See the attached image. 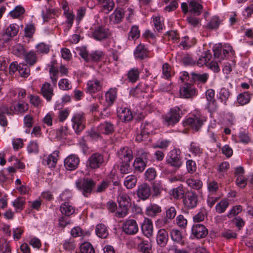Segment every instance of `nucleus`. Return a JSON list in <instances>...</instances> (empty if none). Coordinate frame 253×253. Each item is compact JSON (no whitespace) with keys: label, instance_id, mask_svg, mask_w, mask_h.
Returning <instances> with one entry per match:
<instances>
[{"label":"nucleus","instance_id":"36","mask_svg":"<svg viewBox=\"0 0 253 253\" xmlns=\"http://www.w3.org/2000/svg\"><path fill=\"white\" fill-rule=\"evenodd\" d=\"M218 94V99L224 105H227V102L231 95L229 89L225 87H222L220 89Z\"/></svg>","mask_w":253,"mask_h":253},{"label":"nucleus","instance_id":"2","mask_svg":"<svg viewBox=\"0 0 253 253\" xmlns=\"http://www.w3.org/2000/svg\"><path fill=\"white\" fill-rule=\"evenodd\" d=\"M95 185V182L90 178H80L76 182L77 189L85 197H87L91 193Z\"/></svg>","mask_w":253,"mask_h":253},{"label":"nucleus","instance_id":"43","mask_svg":"<svg viewBox=\"0 0 253 253\" xmlns=\"http://www.w3.org/2000/svg\"><path fill=\"white\" fill-rule=\"evenodd\" d=\"M189 6L190 8V12L191 13H194L197 15H199L202 13L203 6L194 0L190 1L189 2Z\"/></svg>","mask_w":253,"mask_h":253},{"label":"nucleus","instance_id":"52","mask_svg":"<svg viewBox=\"0 0 253 253\" xmlns=\"http://www.w3.org/2000/svg\"><path fill=\"white\" fill-rule=\"evenodd\" d=\"M140 36V31L138 26L133 25L131 27L130 31L128 33V39L134 40Z\"/></svg>","mask_w":253,"mask_h":253},{"label":"nucleus","instance_id":"33","mask_svg":"<svg viewBox=\"0 0 253 253\" xmlns=\"http://www.w3.org/2000/svg\"><path fill=\"white\" fill-rule=\"evenodd\" d=\"M60 211L63 215L69 216L75 212V208L69 202H64L60 206Z\"/></svg>","mask_w":253,"mask_h":253},{"label":"nucleus","instance_id":"13","mask_svg":"<svg viewBox=\"0 0 253 253\" xmlns=\"http://www.w3.org/2000/svg\"><path fill=\"white\" fill-rule=\"evenodd\" d=\"M80 161L77 155L71 154L64 160L65 168L68 170H74L78 168Z\"/></svg>","mask_w":253,"mask_h":253},{"label":"nucleus","instance_id":"63","mask_svg":"<svg viewBox=\"0 0 253 253\" xmlns=\"http://www.w3.org/2000/svg\"><path fill=\"white\" fill-rule=\"evenodd\" d=\"M25 10L21 6H16L10 12V15L13 18H17L24 13Z\"/></svg>","mask_w":253,"mask_h":253},{"label":"nucleus","instance_id":"49","mask_svg":"<svg viewBox=\"0 0 253 253\" xmlns=\"http://www.w3.org/2000/svg\"><path fill=\"white\" fill-rule=\"evenodd\" d=\"M146 164L139 158H136L133 163V167L135 171L142 172L146 167Z\"/></svg>","mask_w":253,"mask_h":253},{"label":"nucleus","instance_id":"1","mask_svg":"<svg viewBox=\"0 0 253 253\" xmlns=\"http://www.w3.org/2000/svg\"><path fill=\"white\" fill-rule=\"evenodd\" d=\"M181 109L178 107H174L170 109L166 114L163 116V124L168 126H173L178 123L181 118Z\"/></svg>","mask_w":253,"mask_h":253},{"label":"nucleus","instance_id":"41","mask_svg":"<svg viewBox=\"0 0 253 253\" xmlns=\"http://www.w3.org/2000/svg\"><path fill=\"white\" fill-rule=\"evenodd\" d=\"M137 181V178L135 175H128L125 178L124 184L126 188L132 189L135 186Z\"/></svg>","mask_w":253,"mask_h":253},{"label":"nucleus","instance_id":"29","mask_svg":"<svg viewBox=\"0 0 253 253\" xmlns=\"http://www.w3.org/2000/svg\"><path fill=\"white\" fill-rule=\"evenodd\" d=\"M117 96V89L110 88L105 93V101L109 106H111L116 100Z\"/></svg>","mask_w":253,"mask_h":253},{"label":"nucleus","instance_id":"8","mask_svg":"<svg viewBox=\"0 0 253 253\" xmlns=\"http://www.w3.org/2000/svg\"><path fill=\"white\" fill-rule=\"evenodd\" d=\"M72 126L75 132L79 134L85 127V120L84 114L79 113L75 114L72 119Z\"/></svg>","mask_w":253,"mask_h":253},{"label":"nucleus","instance_id":"16","mask_svg":"<svg viewBox=\"0 0 253 253\" xmlns=\"http://www.w3.org/2000/svg\"><path fill=\"white\" fill-rule=\"evenodd\" d=\"M215 92L212 89H209L206 92V98L208 101V108L211 112H213L217 108V105L214 98Z\"/></svg>","mask_w":253,"mask_h":253},{"label":"nucleus","instance_id":"21","mask_svg":"<svg viewBox=\"0 0 253 253\" xmlns=\"http://www.w3.org/2000/svg\"><path fill=\"white\" fill-rule=\"evenodd\" d=\"M86 85L87 92L90 94L94 93L101 90L102 87V83L97 79L89 81Z\"/></svg>","mask_w":253,"mask_h":253},{"label":"nucleus","instance_id":"24","mask_svg":"<svg viewBox=\"0 0 253 253\" xmlns=\"http://www.w3.org/2000/svg\"><path fill=\"white\" fill-rule=\"evenodd\" d=\"M117 114L118 117L122 122H129L133 118L131 110L126 107L118 109Z\"/></svg>","mask_w":253,"mask_h":253},{"label":"nucleus","instance_id":"7","mask_svg":"<svg viewBox=\"0 0 253 253\" xmlns=\"http://www.w3.org/2000/svg\"><path fill=\"white\" fill-rule=\"evenodd\" d=\"M180 154L181 152L178 149L174 148L171 150L169 158L167 160V164L175 169L179 168L182 164Z\"/></svg>","mask_w":253,"mask_h":253},{"label":"nucleus","instance_id":"5","mask_svg":"<svg viewBox=\"0 0 253 253\" xmlns=\"http://www.w3.org/2000/svg\"><path fill=\"white\" fill-rule=\"evenodd\" d=\"M91 35L94 40L101 41L109 38L111 35V32L106 26L97 25L92 29Z\"/></svg>","mask_w":253,"mask_h":253},{"label":"nucleus","instance_id":"22","mask_svg":"<svg viewBox=\"0 0 253 253\" xmlns=\"http://www.w3.org/2000/svg\"><path fill=\"white\" fill-rule=\"evenodd\" d=\"M13 113L12 107H8L5 105L0 106V125L3 126H6L7 122L5 114L13 115Z\"/></svg>","mask_w":253,"mask_h":253},{"label":"nucleus","instance_id":"14","mask_svg":"<svg viewBox=\"0 0 253 253\" xmlns=\"http://www.w3.org/2000/svg\"><path fill=\"white\" fill-rule=\"evenodd\" d=\"M192 234L197 239L205 238L208 234L207 228L201 224H195L192 227Z\"/></svg>","mask_w":253,"mask_h":253},{"label":"nucleus","instance_id":"61","mask_svg":"<svg viewBox=\"0 0 253 253\" xmlns=\"http://www.w3.org/2000/svg\"><path fill=\"white\" fill-rule=\"evenodd\" d=\"M219 24L220 20L218 17L214 16L211 19L207 25V28L211 30L216 29L218 27Z\"/></svg>","mask_w":253,"mask_h":253},{"label":"nucleus","instance_id":"38","mask_svg":"<svg viewBox=\"0 0 253 253\" xmlns=\"http://www.w3.org/2000/svg\"><path fill=\"white\" fill-rule=\"evenodd\" d=\"M134 55L136 58L139 59H143L148 55V52L144 45H138L134 51Z\"/></svg>","mask_w":253,"mask_h":253},{"label":"nucleus","instance_id":"39","mask_svg":"<svg viewBox=\"0 0 253 253\" xmlns=\"http://www.w3.org/2000/svg\"><path fill=\"white\" fill-rule=\"evenodd\" d=\"M189 151L194 157H200L203 154V149L198 144L194 142L191 143Z\"/></svg>","mask_w":253,"mask_h":253},{"label":"nucleus","instance_id":"4","mask_svg":"<svg viewBox=\"0 0 253 253\" xmlns=\"http://www.w3.org/2000/svg\"><path fill=\"white\" fill-rule=\"evenodd\" d=\"M104 162L103 155L99 153H94L88 158L86 166L90 170L96 169L100 168Z\"/></svg>","mask_w":253,"mask_h":253},{"label":"nucleus","instance_id":"54","mask_svg":"<svg viewBox=\"0 0 253 253\" xmlns=\"http://www.w3.org/2000/svg\"><path fill=\"white\" fill-rule=\"evenodd\" d=\"M49 72L51 82L53 84L55 85L58 78V74L59 71L57 68L54 67L53 65H51L49 68Z\"/></svg>","mask_w":253,"mask_h":253},{"label":"nucleus","instance_id":"28","mask_svg":"<svg viewBox=\"0 0 253 253\" xmlns=\"http://www.w3.org/2000/svg\"><path fill=\"white\" fill-rule=\"evenodd\" d=\"M191 82L193 83H197L199 84H205L209 78V75L208 73H203L202 74H197L194 72L191 73Z\"/></svg>","mask_w":253,"mask_h":253},{"label":"nucleus","instance_id":"19","mask_svg":"<svg viewBox=\"0 0 253 253\" xmlns=\"http://www.w3.org/2000/svg\"><path fill=\"white\" fill-rule=\"evenodd\" d=\"M41 94L47 101H50L54 95L53 89L49 83L45 82L41 89Z\"/></svg>","mask_w":253,"mask_h":253},{"label":"nucleus","instance_id":"59","mask_svg":"<svg viewBox=\"0 0 253 253\" xmlns=\"http://www.w3.org/2000/svg\"><path fill=\"white\" fill-rule=\"evenodd\" d=\"M243 210L242 206L241 205H236L233 206L230 210L229 212L227 214V216L229 218H232L233 216L237 215L240 213Z\"/></svg>","mask_w":253,"mask_h":253},{"label":"nucleus","instance_id":"23","mask_svg":"<svg viewBox=\"0 0 253 253\" xmlns=\"http://www.w3.org/2000/svg\"><path fill=\"white\" fill-rule=\"evenodd\" d=\"M59 154V152L56 150L47 157H45L42 160L43 164L46 165L49 168L55 167L58 160Z\"/></svg>","mask_w":253,"mask_h":253},{"label":"nucleus","instance_id":"56","mask_svg":"<svg viewBox=\"0 0 253 253\" xmlns=\"http://www.w3.org/2000/svg\"><path fill=\"white\" fill-rule=\"evenodd\" d=\"M82 253H94V250L91 244L89 242H84L80 246Z\"/></svg>","mask_w":253,"mask_h":253},{"label":"nucleus","instance_id":"30","mask_svg":"<svg viewBox=\"0 0 253 253\" xmlns=\"http://www.w3.org/2000/svg\"><path fill=\"white\" fill-rule=\"evenodd\" d=\"M124 17L123 8H117L110 16V19L114 23L118 24L122 22Z\"/></svg>","mask_w":253,"mask_h":253},{"label":"nucleus","instance_id":"58","mask_svg":"<svg viewBox=\"0 0 253 253\" xmlns=\"http://www.w3.org/2000/svg\"><path fill=\"white\" fill-rule=\"evenodd\" d=\"M26 51L21 44H17L13 47V53L18 57L23 56Z\"/></svg>","mask_w":253,"mask_h":253},{"label":"nucleus","instance_id":"6","mask_svg":"<svg viewBox=\"0 0 253 253\" xmlns=\"http://www.w3.org/2000/svg\"><path fill=\"white\" fill-rule=\"evenodd\" d=\"M179 94L182 98H192L197 95V90L194 84L184 83L180 87Z\"/></svg>","mask_w":253,"mask_h":253},{"label":"nucleus","instance_id":"25","mask_svg":"<svg viewBox=\"0 0 253 253\" xmlns=\"http://www.w3.org/2000/svg\"><path fill=\"white\" fill-rule=\"evenodd\" d=\"M26 64L29 66H34L38 61V57L35 51H26L23 56Z\"/></svg>","mask_w":253,"mask_h":253},{"label":"nucleus","instance_id":"50","mask_svg":"<svg viewBox=\"0 0 253 253\" xmlns=\"http://www.w3.org/2000/svg\"><path fill=\"white\" fill-rule=\"evenodd\" d=\"M172 195L174 198L176 199H180L181 198L183 199L185 195L183 187L181 185L173 189Z\"/></svg>","mask_w":253,"mask_h":253},{"label":"nucleus","instance_id":"18","mask_svg":"<svg viewBox=\"0 0 253 253\" xmlns=\"http://www.w3.org/2000/svg\"><path fill=\"white\" fill-rule=\"evenodd\" d=\"M141 231L143 234L147 238H150L153 234V225L151 220L145 218L141 224Z\"/></svg>","mask_w":253,"mask_h":253},{"label":"nucleus","instance_id":"60","mask_svg":"<svg viewBox=\"0 0 253 253\" xmlns=\"http://www.w3.org/2000/svg\"><path fill=\"white\" fill-rule=\"evenodd\" d=\"M222 46L220 44H215L213 47V55L215 58L221 60L224 59L223 54H222Z\"/></svg>","mask_w":253,"mask_h":253},{"label":"nucleus","instance_id":"57","mask_svg":"<svg viewBox=\"0 0 253 253\" xmlns=\"http://www.w3.org/2000/svg\"><path fill=\"white\" fill-rule=\"evenodd\" d=\"M58 86L60 89L68 90L72 88L70 82L67 79H61L58 83Z\"/></svg>","mask_w":253,"mask_h":253},{"label":"nucleus","instance_id":"20","mask_svg":"<svg viewBox=\"0 0 253 253\" xmlns=\"http://www.w3.org/2000/svg\"><path fill=\"white\" fill-rule=\"evenodd\" d=\"M118 155L122 162L130 163L133 159L132 150L128 147H123L118 152Z\"/></svg>","mask_w":253,"mask_h":253},{"label":"nucleus","instance_id":"9","mask_svg":"<svg viewBox=\"0 0 253 253\" xmlns=\"http://www.w3.org/2000/svg\"><path fill=\"white\" fill-rule=\"evenodd\" d=\"M183 203L185 207L191 209L195 208L198 204V196L192 190L188 191L185 193L183 199Z\"/></svg>","mask_w":253,"mask_h":253},{"label":"nucleus","instance_id":"35","mask_svg":"<svg viewBox=\"0 0 253 253\" xmlns=\"http://www.w3.org/2000/svg\"><path fill=\"white\" fill-rule=\"evenodd\" d=\"M118 202L120 207L127 209L130 205V198L126 193L121 194L118 198Z\"/></svg>","mask_w":253,"mask_h":253},{"label":"nucleus","instance_id":"27","mask_svg":"<svg viewBox=\"0 0 253 253\" xmlns=\"http://www.w3.org/2000/svg\"><path fill=\"white\" fill-rule=\"evenodd\" d=\"M98 130L102 134L106 135L112 134L115 131L114 126L109 122H105L98 126Z\"/></svg>","mask_w":253,"mask_h":253},{"label":"nucleus","instance_id":"34","mask_svg":"<svg viewBox=\"0 0 253 253\" xmlns=\"http://www.w3.org/2000/svg\"><path fill=\"white\" fill-rule=\"evenodd\" d=\"M95 232L96 235L101 238H106L108 235V230L107 227L102 223L96 225Z\"/></svg>","mask_w":253,"mask_h":253},{"label":"nucleus","instance_id":"46","mask_svg":"<svg viewBox=\"0 0 253 253\" xmlns=\"http://www.w3.org/2000/svg\"><path fill=\"white\" fill-rule=\"evenodd\" d=\"M186 183L189 187L196 190L200 189L203 185V183L201 180L192 178L187 179Z\"/></svg>","mask_w":253,"mask_h":253},{"label":"nucleus","instance_id":"31","mask_svg":"<svg viewBox=\"0 0 253 253\" xmlns=\"http://www.w3.org/2000/svg\"><path fill=\"white\" fill-rule=\"evenodd\" d=\"M161 211L162 209L160 206L156 204H151L146 208L145 213L149 216L155 217Z\"/></svg>","mask_w":253,"mask_h":253},{"label":"nucleus","instance_id":"55","mask_svg":"<svg viewBox=\"0 0 253 253\" xmlns=\"http://www.w3.org/2000/svg\"><path fill=\"white\" fill-rule=\"evenodd\" d=\"M228 206L229 202L227 200H221L216 204L215 206L216 211L219 213H223L226 211Z\"/></svg>","mask_w":253,"mask_h":253},{"label":"nucleus","instance_id":"48","mask_svg":"<svg viewBox=\"0 0 253 253\" xmlns=\"http://www.w3.org/2000/svg\"><path fill=\"white\" fill-rule=\"evenodd\" d=\"M143 89V84H139L136 87L130 90V94L135 97H140L144 92Z\"/></svg>","mask_w":253,"mask_h":253},{"label":"nucleus","instance_id":"51","mask_svg":"<svg viewBox=\"0 0 253 253\" xmlns=\"http://www.w3.org/2000/svg\"><path fill=\"white\" fill-rule=\"evenodd\" d=\"M18 72L21 77L27 78L30 74V69L28 65L20 64L19 65Z\"/></svg>","mask_w":253,"mask_h":253},{"label":"nucleus","instance_id":"53","mask_svg":"<svg viewBox=\"0 0 253 253\" xmlns=\"http://www.w3.org/2000/svg\"><path fill=\"white\" fill-rule=\"evenodd\" d=\"M18 32V27L16 24H10L5 30V35L9 37L16 36Z\"/></svg>","mask_w":253,"mask_h":253},{"label":"nucleus","instance_id":"42","mask_svg":"<svg viewBox=\"0 0 253 253\" xmlns=\"http://www.w3.org/2000/svg\"><path fill=\"white\" fill-rule=\"evenodd\" d=\"M251 100V95L248 92H244L239 94L237 97L238 103L241 105L248 104Z\"/></svg>","mask_w":253,"mask_h":253},{"label":"nucleus","instance_id":"17","mask_svg":"<svg viewBox=\"0 0 253 253\" xmlns=\"http://www.w3.org/2000/svg\"><path fill=\"white\" fill-rule=\"evenodd\" d=\"M169 241V234L165 228H161L158 231L156 235V242L160 247H166Z\"/></svg>","mask_w":253,"mask_h":253},{"label":"nucleus","instance_id":"3","mask_svg":"<svg viewBox=\"0 0 253 253\" xmlns=\"http://www.w3.org/2000/svg\"><path fill=\"white\" fill-rule=\"evenodd\" d=\"M79 55L86 62H97L103 58L105 53L101 50H95L89 53L85 48H81Z\"/></svg>","mask_w":253,"mask_h":253},{"label":"nucleus","instance_id":"11","mask_svg":"<svg viewBox=\"0 0 253 253\" xmlns=\"http://www.w3.org/2000/svg\"><path fill=\"white\" fill-rule=\"evenodd\" d=\"M204 119L200 116L193 115L186 119L184 122L185 126H189L192 129L198 131L203 124Z\"/></svg>","mask_w":253,"mask_h":253},{"label":"nucleus","instance_id":"64","mask_svg":"<svg viewBox=\"0 0 253 253\" xmlns=\"http://www.w3.org/2000/svg\"><path fill=\"white\" fill-rule=\"evenodd\" d=\"M0 251L2 253H10L11 252L9 243L5 240L0 242Z\"/></svg>","mask_w":253,"mask_h":253},{"label":"nucleus","instance_id":"40","mask_svg":"<svg viewBox=\"0 0 253 253\" xmlns=\"http://www.w3.org/2000/svg\"><path fill=\"white\" fill-rule=\"evenodd\" d=\"M25 198L19 197L17 198L13 202L12 205L17 212L21 211L24 208L25 205Z\"/></svg>","mask_w":253,"mask_h":253},{"label":"nucleus","instance_id":"62","mask_svg":"<svg viewBox=\"0 0 253 253\" xmlns=\"http://www.w3.org/2000/svg\"><path fill=\"white\" fill-rule=\"evenodd\" d=\"M171 69L170 66L168 63H165L162 67V74L163 77L166 79H169L171 77Z\"/></svg>","mask_w":253,"mask_h":253},{"label":"nucleus","instance_id":"26","mask_svg":"<svg viewBox=\"0 0 253 253\" xmlns=\"http://www.w3.org/2000/svg\"><path fill=\"white\" fill-rule=\"evenodd\" d=\"M98 4L101 5V10L105 13H109L114 7V3L113 0H97Z\"/></svg>","mask_w":253,"mask_h":253},{"label":"nucleus","instance_id":"47","mask_svg":"<svg viewBox=\"0 0 253 253\" xmlns=\"http://www.w3.org/2000/svg\"><path fill=\"white\" fill-rule=\"evenodd\" d=\"M153 196H159L164 189L163 185L160 181H155L152 186Z\"/></svg>","mask_w":253,"mask_h":253},{"label":"nucleus","instance_id":"45","mask_svg":"<svg viewBox=\"0 0 253 253\" xmlns=\"http://www.w3.org/2000/svg\"><path fill=\"white\" fill-rule=\"evenodd\" d=\"M154 130V127L151 123H145L141 125V131L145 137H147Z\"/></svg>","mask_w":253,"mask_h":253},{"label":"nucleus","instance_id":"12","mask_svg":"<svg viewBox=\"0 0 253 253\" xmlns=\"http://www.w3.org/2000/svg\"><path fill=\"white\" fill-rule=\"evenodd\" d=\"M135 244L136 249L139 252L142 253H150L152 250L151 243L141 237L137 236L135 238Z\"/></svg>","mask_w":253,"mask_h":253},{"label":"nucleus","instance_id":"32","mask_svg":"<svg viewBox=\"0 0 253 253\" xmlns=\"http://www.w3.org/2000/svg\"><path fill=\"white\" fill-rule=\"evenodd\" d=\"M14 111L13 114L23 115L27 112L29 109V105L24 101H19L17 104L12 108Z\"/></svg>","mask_w":253,"mask_h":253},{"label":"nucleus","instance_id":"15","mask_svg":"<svg viewBox=\"0 0 253 253\" xmlns=\"http://www.w3.org/2000/svg\"><path fill=\"white\" fill-rule=\"evenodd\" d=\"M151 194V188L148 184L142 183L138 186L137 195L139 199L146 200L149 198Z\"/></svg>","mask_w":253,"mask_h":253},{"label":"nucleus","instance_id":"37","mask_svg":"<svg viewBox=\"0 0 253 253\" xmlns=\"http://www.w3.org/2000/svg\"><path fill=\"white\" fill-rule=\"evenodd\" d=\"M140 71L138 68H133L131 69L127 74V77L129 82L134 83L139 79Z\"/></svg>","mask_w":253,"mask_h":253},{"label":"nucleus","instance_id":"44","mask_svg":"<svg viewBox=\"0 0 253 253\" xmlns=\"http://www.w3.org/2000/svg\"><path fill=\"white\" fill-rule=\"evenodd\" d=\"M170 236L171 240L176 243L183 244L182 242V236L181 232L178 229H172L170 232Z\"/></svg>","mask_w":253,"mask_h":253},{"label":"nucleus","instance_id":"10","mask_svg":"<svg viewBox=\"0 0 253 253\" xmlns=\"http://www.w3.org/2000/svg\"><path fill=\"white\" fill-rule=\"evenodd\" d=\"M122 228L123 231L127 235H134L139 230L136 220L133 219H126L124 221Z\"/></svg>","mask_w":253,"mask_h":253}]
</instances>
